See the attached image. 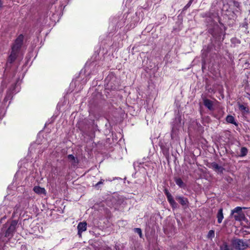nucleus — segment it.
<instances>
[{"instance_id":"6e6552de","label":"nucleus","mask_w":250,"mask_h":250,"mask_svg":"<svg viewBox=\"0 0 250 250\" xmlns=\"http://www.w3.org/2000/svg\"><path fill=\"white\" fill-rule=\"evenodd\" d=\"M204 104L206 107L208 109L211 110L213 109V103L212 102L208 99H204L203 100Z\"/></svg>"},{"instance_id":"f3484780","label":"nucleus","mask_w":250,"mask_h":250,"mask_svg":"<svg viewBox=\"0 0 250 250\" xmlns=\"http://www.w3.org/2000/svg\"><path fill=\"white\" fill-rule=\"evenodd\" d=\"M247 153H248L247 149L245 147H243L241 149L240 156L244 157L247 155Z\"/></svg>"},{"instance_id":"6ab92c4d","label":"nucleus","mask_w":250,"mask_h":250,"mask_svg":"<svg viewBox=\"0 0 250 250\" xmlns=\"http://www.w3.org/2000/svg\"><path fill=\"white\" fill-rule=\"evenodd\" d=\"M239 108L240 110L244 112H248V108L242 104H239Z\"/></svg>"},{"instance_id":"9d476101","label":"nucleus","mask_w":250,"mask_h":250,"mask_svg":"<svg viewBox=\"0 0 250 250\" xmlns=\"http://www.w3.org/2000/svg\"><path fill=\"white\" fill-rule=\"evenodd\" d=\"M176 199L178 200L179 203L183 206H186L187 205L188 202V200L184 197L178 196L176 197Z\"/></svg>"},{"instance_id":"412c9836","label":"nucleus","mask_w":250,"mask_h":250,"mask_svg":"<svg viewBox=\"0 0 250 250\" xmlns=\"http://www.w3.org/2000/svg\"><path fill=\"white\" fill-rule=\"evenodd\" d=\"M134 231L136 233H137L138 234H139L140 237L141 238L142 237V230L140 228H135L134 229Z\"/></svg>"},{"instance_id":"b1692460","label":"nucleus","mask_w":250,"mask_h":250,"mask_svg":"<svg viewBox=\"0 0 250 250\" xmlns=\"http://www.w3.org/2000/svg\"><path fill=\"white\" fill-rule=\"evenodd\" d=\"M1 5H2V3H1V1H0V7L1 6Z\"/></svg>"},{"instance_id":"423d86ee","label":"nucleus","mask_w":250,"mask_h":250,"mask_svg":"<svg viewBox=\"0 0 250 250\" xmlns=\"http://www.w3.org/2000/svg\"><path fill=\"white\" fill-rule=\"evenodd\" d=\"M166 194L167 195V200H168V202L169 203V204H170V205L173 208H176V206H177V204L175 202V201L173 199V198L172 195H171V194L169 193L167 191H166Z\"/></svg>"},{"instance_id":"4468645a","label":"nucleus","mask_w":250,"mask_h":250,"mask_svg":"<svg viewBox=\"0 0 250 250\" xmlns=\"http://www.w3.org/2000/svg\"><path fill=\"white\" fill-rule=\"evenodd\" d=\"M242 208L240 207L235 208L231 211V215L235 214V213L238 214L239 213H243L242 212Z\"/></svg>"},{"instance_id":"7ed1b4c3","label":"nucleus","mask_w":250,"mask_h":250,"mask_svg":"<svg viewBox=\"0 0 250 250\" xmlns=\"http://www.w3.org/2000/svg\"><path fill=\"white\" fill-rule=\"evenodd\" d=\"M233 245L237 250H245L248 247L247 244L243 241L237 239L233 242Z\"/></svg>"},{"instance_id":"5701e85b","label":"nucleus","mask_w":250,"mask_h":250,"mask_svg":"<svg viewBox=\"0 0 250 250\" xmlns=\"http://www.w3.org/2000/svg\"><path fill=\"white\" fill-rule=\"evenodd\" d=\"M104 180H103V179L101 180V181H99V182H98V183L96 185V186H98V185H100V184H103V183H104Z\"/></svg>"},{"instance_id":"ddd939ff","label":"nucleus","mask_w":250,"mask_h":250,"mask_svg":"<svg viewBox=\"0 0 250 250\" xmlns=\"http://www.w3.org/2000/svg\"><path fill=\"white\" fill-rule=\"evenodd\" d=\"M226 121L229 123H231L236 125V123L235 122L234 118L231 115H228L226 117Z\"/></svg>"},{"instance_id":"a211bd4d","label":"nucleus","mask_w":250,"mask_h":250,"mask_svg":"<svg viewBox=\"0 0 250 250\" xmlns=\"http://www.w3.org/2000/svg\"><path fill=\"white\" fill-rule=\"evenodd\" d=\"M176 184L180 187H183L184 186V183L180 178H177L175 180Z\"/></svg>"},{"instance_id":"f03ea898","label":"nucleus","mask_w":250,"mask_h":250,"mask_svg":"<svg viewBox=\"0 0 250 250\" xmlns=\"http://www.w3.org/2000/svg\"><path fill=\"white\" fill-rule=\"evenodd\" d=\"M18 226L17 221L14 220L12 221L10 223H7L6 227L7 229H6L5 236L8 239L11 238L15 233Z\"/></svg>"},{"instance_id":"f8f14e48","label":"nucleus","mask_w":250,"mask_h":250,"mask_svg":"<svg viewBox=\"0 0 250 250\" xmlns=\"http://www.w3.org/2000/svg\"><path fill=\"white\" fill-rule=\"evenodd\" d=\"M233 217L236 221H242L244 219L245 215L243 213H239L238 214H233Z\"/></svg>"},{"instance_id":"f257e3e1","label":"nucleus","mask_w":250,"mask_h":250,"mask_svg":"<svg viewBox=\"0 0 250 250\" xmlns=\"http://www.w3.org/2000/svg\"><path fill=\"white\" fill-rule=\"evenodd\" d=\"M23 39V36L20 35L15 40L12 47L11 53L7 60V64H8V63H12L17 58L18 55L19 54L20 48L22 44Z\"/></svg>"},{"instance_id":"0eeeda50","label":"nucleus","mask_w":250,"mask_h":250,"mask_svg":"<svg viewBox=\"0 0 250 250\" xmlns=\"http://www.w3.org/2000/svg\"><path fill=\"white\" fill-rule=\"evenodd\" d=\"M211 167L217 173H222L223 172V170H224V168L218 165L216 163H213L211 165Z\"/></svg>"},{"instance_id":"dca6fc26","label":"nucleus","mask_w":250,"mask_h":250,"mask_svg":"<svg viewBox=\"0 0 250 250\" xmlns=\"http://www.w3.org/2000/svg\"><path fill=\"white\" fill-rule=\"evenodd\" d=\"M221 250H232V249L230 246H228L226 243H224L221 246Z\"/></svg>"},{"instance_id":"1a4fd4ad","label":"nucleus","mask_w":250,"mask_h":250,"mask_svg":"<svg viewBox=\"0 0 250 250\" xmlns=\"http://www.w3.org/2000/svg\"><path fill=\"white\" fill-rule=\"evenodd\" d=\"M13 97V92L11 90L7 91L6 95L4 98L3 102L6 103L8 101L11 100Z\"/></svg>"},{"instance_id":"393cba45","label":"nucleus","mask_w":250,"mask_h":250,"mask_svg":"<svg viewBox=\"0 0 250 250\" xmlns=\"http://www.w3.org/2000/svg\"><path fill=\"white\" fill-rule=\"evenodd\" d=\"M249 99H250V97H249Z\"/></svg>"},{"instance_id":"39448f33","label":"nucleus","mask_w":250,"mask_h":250,"mask_svg":"<svg viewBox=\"0 0 250 250\" xmlns=\"http://www.w3.org/2000/svg\"><path fill=\"white\" fill-rule=\"evenodd\" d=\"M34 191L39 195H46V191L44 188H41L39 186H35L33 188Z\"/></svg>"},{"instance_id":"aec40b11","label":"nucleus","mask_w":250,"mask_h":250,"mask_svg":"<svg viewBox=\"0 0 250 250\" xmlns=\"http://www.w3.org/2000/svg\"><path fill=\"white\" fill-rule=\"evenodd\" d=\"M214 236V231L213 230L209 231L208 234V238H211Z\"/></svg>"},{"instance_id":"4be33fe9","label":"nucleus","mask_w":250,"mask_h":250,"mask_svg":"<svg viewBox=\"0 0 250 250\" xmlns=\"http://www.w3.org/2000/svg\"><path fill=\"white\" fill-rule=\"evenodd\" d=\"M193 1V0H190L187 3V4L185 6L184 8L187 9L188 8L191 4Z\"/></svg>"},{"instance_id":"20e7f679","label":"nucleus","mask_w":250,"mask_h":250,"mask_svg":"<svg viewBox=\"0 0 250 250\" xmlns=\"http://www.w3.org/2000/svg\"><path fill=\"white\" fill-rule=\"evenodd\" d=\"M87 224L86 222H80L79 223L77 229L78 230V234L81 236L83 232L86 230Z\"/></svg>"},{"instance_id":"2eb2a0df","label":"nucleus","mask_w":250,"mask_h":250,"mask_svg":"<svg viewBox=\"0 0 250 250\" xmlns=\"http://www.w3.org/2000/svg\"><path fill=\"white\" fill-rule=\"evenodd\" d=\"M68 160L72 162V163L75 165L77 163V159L72 155H69L68 156Z\"/></svg>"},{"instance_id":"9b49d317","label":"nucleus","mask_w":250,"mask_h":250,"mask_svg":"<svg viewBox=\"0 0 250 250\" xmlns=\"http://www.w3.org/2000/svg\"><path fill=\"white\" fill-rule=\"evenodd\" d=\"M217 221L218 223H221L222 222V220L224 218L223 213V209L220 208L218 212L217 215Z\"/></svg>"}]
</instances>
